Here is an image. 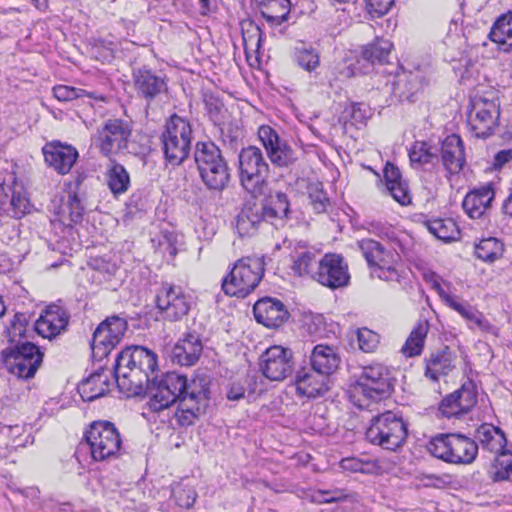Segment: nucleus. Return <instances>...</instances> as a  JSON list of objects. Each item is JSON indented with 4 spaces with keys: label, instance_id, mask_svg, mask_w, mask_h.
I'll use <instances>...</instances> for the list:
<instances>
[{
    "label": "nucleus",
    "instance_id": "obj_1",
    "mask_svg": "<svg viewBox=\"0 0 512 512\" xmlns=\"http://www.w3.org/2000/svg\"><path fill=\"white\" fill-rule=\"evenodd\" d=\"M156 368V354L142 346L127 347L121 351L114 367L115 381L121 391L138 395L144 389L149 390L147 405L152 412L169 408L189 387L187 378L175 372H168L157 381L154 377Z\"/></svg>",
    "mask_w": 512,
    "mask_h": 512
},
{
    "label": "nucleus",
    "instance_id": "obj_2",
    "mask_svg": "<svg viewBox=\"0 0 512 512\" xmlns=\"http://www.w3.org/2000/svg\"><path fill=\"white\" fill-rule=\"evenodd\" d=\"M392 389L389 369L379 363L366 366L350 386V401L359 409L372 410Z\"/></svg>",
    "mask_w": 512,
    "mask_h": 512
},
{
    "label": "nucleus",
    "instance_id": "obj_3",
    "mask_svg": "<svg viewBox=\"0 0 512 512\" xmlns=\"http://www.w3.org/2000/svg\"><path fill=\"white\" fill-rule=\"evenodd\" d=\"M428 451L436 458L451 464H471L477 457V443L459 433L438 434L427 444Z\"/></svg>",
    "mask_w": 512,
    "mask_h": 512
},
{
    "label": "nucleus",
    "instance_id": "obj_4",
    "mask_svg": "<svg viewBox=\"0 0 512 512\" xmlns=\"http://www.w3.org/2000/svg\"><path fill=\"white\" fill-rule=\"evenodd\" d=\"M195 162L204 184L213 190H222L230 179L229 168L221 150L212 142L197 143Z\"/></svg>",
    "mask_w": 512,
    "mask_h": 512
},
{
    "label": "nucleus",
    "instance_id": "obj_5",
    "mask_svg": "<svg viewBox=\"0 0 512 512\" xmlns=\"http://www.w3.org/2000/svg\"><path fill=\"white\" fill-rule=\"evenodd\" d=\"M264 275L262 258L245 257L239 259L230 273L222 281L225 294L246 297L259 284Z\"/></svg>",
    "mask_w": 512,
    "mask_h": 512
},
{
    "label": "nucleus",
    "instance_id": "obj_6",
    "mask_svg": "<svg viewBox=\"0 0 512 512\" xmlns=\"http://www.w3.org/2000/svg\"><path fill=\"white\" fill-rule=\"evenodd\" d=\"M365 435L370 443L396 451L407 437V426L400 416L386 411L371 419Z\"/></svg>",
    "mask_w": 512,
    "mask_h": 512
},
{
    "label": "nucleus",
    "instance_id": "obj_7",
    "mask_svg": "<svg viewBox=\"0 0 512 512\" xmlns=\"http://www.w3.org/2000/svg\"><path fill=\"white\" fill-rule=\"evenodd\" d=\"M192 140L190 123L174 114L166 122L161 135L163 152L173 165L181 164L189 155Z\"/></svg>",
    "mask_w": 512,
    "mask_h": 512
},
{
    "label": "nucleus",
    "instance_id": "obj_8",
    "mask_svg": "<svg viewBox=\"0 0 512 512\" xmlns=\"http://www.w3.org/2000/svg\"><path fill=\"white\" fill-rule=\"evenodd\" d=\"M91 457L95 461L117 458L122 451V439L116 426L105 420L94 421L85 432Z\"/></svg>",
    "mask_w": 512,
    "mask_h": 512
},
{
    "label": "nucleus",
    "instance_id": "obj_9",
    "mask_svg": "<svg viewBox=\"0 0 512 512\" xmlns=\"http://www.w3.org/2000/svg\"><path fill=\"white\" fill-rule=\"evenodd\" d=\"M6 369L22 379L34 377L43 360L39 347L30 342L11 345L1 353Z\"/></svg>",
    "mask_w": 512,
    "mask_h": 512
},
{
    "label": "nucleus",
    "instance_id": "obj_10",
    "mask_svg": "<svg viewBox=\"0 0 512 512\" xmlns=\"http://www.w3.org/2000/svg\"><path fill=\"white\" fill-rule=\"evenodd\" d=\"M371 275L385 281H396L399 278L397 264L399 255L392 249H386L381 243L372 239H362L358 242Z\"/></svg>",
    "mask_w": 512,
    "mask_h": 512
},
{
    "label": "nucleus",
    "instance_id": "obj_11",
    "mask_svg": "<svg viewBox=\"0 0 512 512\" xmlns=\"http://www.w3.org/2000/svg\"><path fill=\"white\" fill-rule=\"evenodd\" d=\"M500 117V103L496 97H475L471 100V109L468 113V125L477 138L491 136Z\"/></svg>",
    "mask_w": 512,
    "mask_h": 512
},
{
    "label": "nucleus",
    "instance_id": "obj_12",
    "mask_svg": "<svg viewBox=\"0 0 512 512\" xmlns=\"http://www.w3.org/2000/svg\"><path fill=\"white\" fill-rule=\"evenodd\" d=\"M240 180L244 188L253 194L260 193L269 172L260 148L248 146L239 154Z\"/></svg>",
    "mask_w": 512,
    "mask_h": 512
},
{
    "label": "nucleus",
    "instance_id": "obj_13",
    "mask_svg": "<svg viewBox=\"0 0 512 512\" xmlns=\"http://www.w3.org/2000/svg\"><path fill=\"white\" fill-rule=\"evenodd\" d=\"M209 400V389L201 381L193 380L188 390L178 400V407L174 414L178 425L188 427L204 412Z\"/></svg>",
    "mask_w": 512,
    "mask_h": 512
},
{
    "label": "nucleus",
    "instance_id": "obj_14",
    "mask_svg": "<svg viewBox=\"0 0 512 512\" xmlns=\"http://www.w3.org/2000/svg\"><path fill=\"white\" fill-rule=\"evenodd\" d=\"M131 136L130 126L120 119H110L97 130L95 146L107 157L120 153L128 146Z\"/></svg>",
    "mask_w": 512,
    "mask_h": 512
},
{
    "label": "nucleus",
    "instance_id": "obj_15",
    "mask_svg": "<svg viewBox=\"0 0 512 512\" xmlns=\"http://www.w3.org/2000/svg\"><path fill=\"white\" fill-rule=\"evenodd\" d=\"M258 138L274 166L288 168L296 162L297 157L293 149L271 126L261 125L258 129Z\"/></svg>",
    "mask_w": 512,
    "mask_h": 512
},
{
    "label": "nucleus",
    "instance_id": "obj_16",
    "mask_svg": "<svg viewBox=\"0 0 512 512\" xmlns=\"http://www.w3.org/2000/svg\"><path fill=\"white\" fill-rule=\"evenodd\" d=\"M314 280L330 289L345 287L350 281L348 264L341 255L327 253L319 259Z\"/></svg>",
    "mask_w": 512,
    "mask_h": 512
},
{
    "label": "nucleus",
    "instance_id": "obj_17",
    "mask_svg": "<svg viewBox=\"0 0 512 512\" xmlns=\"http://www.w3.org/2000/svg\"><path fill=\"white\" fill-rule=\"evenodd\" d=\"M293 357L290 349L271 346L260 357V371L271 381H282L293 371Z\"/></svg>",
    "mask_w": 512,
    "mask_h": 512
},
{
    "label": "nucleus",
    "instance_id": "obj_18",
    "mask_svg": "<svg viewBox=\"0 0 512 512\" xmlns=\"http://www.w3.org/2000/svg\"><path fill=\"white\" fill-rule=\"evenodd\" d=\"M157 307L170 321H178L186 316L191 308L189 297L181 287L163 284L157 297Z\"/></svg>",
    "mask_w": 512,
    "mask_h": 512
},
{
    "label": "nucleus",
    "instance_id": "obj_19",
    "mask_svg": "<svg viewBox=\"0 0 512 512\" xmlns=\"http://www.w3.org/2000/svg\"><path fill=\"white\" fill-rule=\"evenodd\" d=\"M0 207L16 219L22 218L31 210L23 184L14 177L11 184H0Z\"/></svg>",
    "mask_w": 512,
    "mask_h": 512
},
{
    "label": "nucleus",
    "instance_id": "obj_20",
    "mask_svg": "<svg viewBox=\"0 0 512 512\" xmlns=\"http://www.w3.org/2000/svg\"><path fill=\"white\" fill-rule=\"evenodd\" d=\"M477 402V394L471 381L465 382L460 389L445 397L440 411L448 418L468 413Z\"/></svg>",
    "mask_w": 512,
    "mask_h": 512
},
{
    "label": "nucleus",
    "instance_id": "obj_21",
    "mask_svg": "<svg viewBox=\"0 0 512 512\" xmlns=\"http://www.w3.org/2000/svg\"><path fill=\"white\" fill-rule=\"evenodd\" d=\"M42 152L45 162L61 175L71 171L79 156L76 148L59 141L46 143Z\"/></svg>",
    "mask_w": 512,
    "mask_h": 512
},
{
    "label": "nucleus",
    "instance_id": "obj_22",
    "mask_svg": "<svg viewBox=\"0 0 512 512\" xmlns=\"http://www.w3.org/2000/svg\"><path fill=\"white\" fill-rule=\"evenodd\" d=\"M253 312L257 322L268 328L281 326L289 317L285 305L280 300L270 297L258 300L254 304Z\"/></svg>",
    "mask_w": 512,
    "mask_h": 512
},
{
    "label": "nucleus",
    "instance_id": "obj_23",
    "mask_svg": "<svg viewBox=\"0 0 512 512\" xmlns=\"http://www.w3.org/2000/svg\"><path fill=\"white\" fill-rule=\"evenodd\" d=\"M69 322L67 311L57 305H49L35 322V330L44 338H52L64 331Z\"/></svg>",
    "mask_w": 512,
    "mask_h": 512
},
{
    "label": "nucleus",
    "instance_id": "obj_24",
    "mask_svg": "<svg viewBox=\"0 0 512 512\" xmlns=\"http://www.w3.org/2000/svg\"><path fill=\"white\" fill-rule=\"evenodd\" d=\"M329 377L313 368H301L296 374L297 392L308 398H316L328 391Z\"/></svg>",
    "mask_w": 512,
    "mask_h": 512
},
{
    "label": "nucleus",
    "instance_id": "obj_25",
    "mask_svg": "<svg viewBox=\"0 0 512 512\" xmlns=\"http://www.w3.org/2000/svg\"><path fill=\"white\" fill-rule=\"evenodd\" d=\"M456 356L448 346L432 352L425 358V376L438 381L455 368Z\"/></svg>",
    "mask_w": 512,
    "mask_h": 512
},
{
    "label": "nucleus",
    "instance_id": "obj_26",
    "mask_svg": "<svg viewBox=\"0 0 512 512\" xmlns=\"http://www.w3.org/2000/svg\"><path fill=\"white\" fill-rule=\"evenodd\" d=\"M441 160L450 174L459 173L465 164V152L462 139L452 134L445 138L441 146Z\"/></svg>",
    "mask_w": 512,
    "mask_h": 512
},
{
    "label": "nucleus",
    "instance_id": "obj_27",
    "mask_svg": "<svg viewBox=\"0 0 512 512\" xmlns=\"http://www.w3.org/2000/svg\"><path fill=\"white\" fill-rule=\"evenodd\" d=\"M493 199L494 191L490 185H486L469 192L462 202V207L470 218L478 219L490 208Z\"/></svg>",
    "mask_w": 512,
    "mask_h": 512
},
{
    "label": "nucleus",
    "instance_id": "obj_28",
    "mask_svg": "<svg viewBox=\"0 0 512 512\" xmlns=\"http://www.w3.org/2000/svg\"><path fill=\"white\" fill-rule=\"evenodd\" d=\"M202 349L199 336L189 333L174 346L172 359L182 366H191L199 359Z\"/></svg>",
    "mask_w": 512,
    "mask_h": 512
},
{
    "label": "nucleus",
    "instance_id": "obj_29",
    "mask_svg": "<svg viewBox=\"0 0 512 512\" xmlns=\"http://www.w3.org/2000/svg\"><path fill=\"white\" fill-rule=\"evenodd\" d=\"M310 364L311 368L329 377L338 369L340 357L334 347L319 344L311 352Z\"/></svg>",
    "mask_w": 512,
    "mask_h": 512
},
{
    "label": "nucleus",
    "instance_id": "obj_30",
    "mask_svg": "<svg viewBox=\"0 0 512 512\" xmlns=\"http://www.w3.org/2000/svg\"><path fill=\"white\" fill-rule=\"evenodd\" d=\"M134 84L137 92L147 100L154 99L167 89L162 77L145 69L134 72Z\"/></svg>",
    "mask_w": 512,
    "mask_h": 512
},
{
    "label": "nucleus",
    "instance_id": "obj_31",
    "mask_svg": "<svg viewBox=\"0 0 512 512\" xmlns=\"http://www.w3.org/2000/svg\"><path fill=\"white\" fill-rule=\"evenodd\" d=\"M110 384V372L101 370L83 380L78 386V392L84 401H93L104 396L109 391Z\"/></svg>",
    "mask_w": 512,
    "mask_h": 512
},
{
    "label": "nucleus",
    "instance_id": "obj_32",
    "mask_svg": "<svg viewBox=\"0 0 512 512\" xmlns=\"http://www.w3.org/2000/svg\"><path fill=\"white\" fill-rule=\"evenodd\" d=\"M476 438L484 450L497 455L506 451L507 439L504 432L492 424H482L476 431Z\"/></svg>",
    "mask_w": 512,
    "mask_h": 512
},
{
    "label": "nucleus",
    "instance_id": "obj_33",
    "mask_svg": "<svg viewBox=\"0 0 512 512\" xmlns=\"http://www.w3.org/2000/svg\"><path fill=\"white\" fill-rule=\"evenodd\" d=\"M265 219L260 206L245 205L236 219L237 232L240 236H252Z\"/></svg>",
    "mask_w": 512,
    "mask_h": 512
},
{
    "label": "nucleus",
    "instance_id": "obj_34",
    "mask_svg": "<svg viewBox=\"0 0 512 512\" xmlns=\"http://www.w3.org/2000/svg\"><path fill=\"white\" fill-rule=\"evenodd\" d=\"M30 438L26 425L0 427V443L7 454L9 450L26 446Z\"/></svg>",
    "mask_w": 512,
    "mask_h": 512
},
{
    "label": "nucleus",
    "instance_id": "obj_35",
    "mask_svg": "<svg viewBox=\"0 0 512 512\" xmlns=\"http://www.w3.org/2000/svg\"><path fill=\"white\" fill-rule=\"evenodd\" d=\"M429 331V323L426 320L419 321L410 332L401 351L406 357H415L421 354L424 342Z\"/></svg>",
    "mask_w": 512,
    "mask_h": 512
},
{
    "label": "nucleus",
    "instance_id": "obj_36",
    "mask_svg": "<svg viewBox=\"0 0 512 512\" xmlns=\"http://www.w3.org/2000/svg\"><path fill=\"white\" fill-rule=\"evenodd\" d=\"M420 88L418 77L412 74L399 75L391 84L392 94L399 101L413 102Z\"/></svg>",
    "mask_w": 512,
    "mask_h": 512
},
{
    "label": "nucleus",
    "instance_id": "obj_37",
    "mask_svg": "<svg viewBox=\"0 0 512 512\" xmlns=\"http://www.w3.org/2000/svg\"><path fill=\"white\" fill-rule=\"evenodd\" d=\"M489 38L497 44L500 50L510 51L512 48V25L507 16L503 15L497 19L491 28Z\"/></svg>",
    "mask_w": 512,
    "mask_h": 512
},
{
    "label": "nucleus",
    "instance_id": "obj_38",
    "mask_svg": "<svg viewBox=\"0 0 512 512\" xmlns=\"http://www.w3.org/2000/svg\"><path fill=\"white\" fill-rule=\"evenodd\" d=\"M319 259L317 254L310 250L296 251L293 255L292 270L298 276H309L314 280V274L318 270Z\"/></svg>",
    "mask_w": 512,
    "mask_h": 512
},
{
    "label": "nucleus",
    "instance_id": "obj_39",
    "mask_svg": "<svg viewBox=\"0 0 512 512\" xmlns=\"http://www.w3.org/2000/svg\"><path fill=\"white\" fill-rule=\"evenodd\" d=\"M489 478L493 482H512V453L509 451L498 454L488 470Z\"/></svg>",
    "mask_w": 512,
    "mask_h": 512
},
{
    "label": "nucleus",
    "instance_id": "obj_40",
    "mask_svg": "<svg viewBox=\"0 0 512 512\" xmlns=\"http://www.w3.org/2000/svg\"><path fill=\"white\" fill-rule=\"evenodd\" d=\"M106 176L108 187L113 194H122L128 190L130 176L121 164L110 160Z\"/></svg>",
    "mask_w": 512,
    "mask_h": 512
},
{
    "label": "nucleus",
    "instance_id": "obj_41",
    "mask_svg": "<svg viewBox=\"0 0 512 512\" xmlns=\"http://www.w3.org/2000/svg\"><path fill=\"white\" fill-rule=\"evenodd\" d=\"M290 11L289 0H266L261 5L262 16L273 25L283 23Z\"/></svg>",
    "mask_w": 512,
    "mask_h": 512
},
{
    "label": "nucleus",
    "instance_id": "obj_42",
    "mask_svg": "<svg viewBox=\"0 0 512 512\" xmlns=\"http://www.w3.org/2000/svg\"><path fill=\"white\" fill-rule=\"evenodd\" d=\"M266 219H283L289 213V200L285 193L277 192L270 195L266 203L260 206Z\"/></svg>",
    "mask_w": 512,
    "mask_h": 512
},
{
    "label": "nucleus",
    "instance_id": "obj_43",
    "mask_svg": "<svg viewBox=\"0 0 512 512\" xmlns=\"http://www.w3.org/2000/svg\"><path fill=\"white\" fill-rule=\"evenodd\" d=\"M391 50L392 43L389 40L377 38L363 47L362 57L372 64H383L387 62Z\"/></svg>",
    "mask_w": 512,
    "mask_h": 512
},
{
    "label": "nucleus",
    "instance_id": "obj_44",
    "mask_svg": "<svg viewBox=\"0 0 512 512\" xmlns=\"http://www.w3.org/2000/svg\"><path fill=\"white\" fill-rule=\"evenodd\" d=\"M426 226L431 234L444 242L456 240L460 234L457 224L450 218L431 220Z\"/></svg>",
    "mask_w": 512,
    "mask_h": 512
},
{
    "label": "nucleus",
    "instance_id": "obj_45",
    "mask_svg": "<svg viewBox=\"0 0 512 512\" xmlns=\"http://www.w3.org/2000/svg\"><path fill=\"white\" fill-rule=\"evenodd\" d=\"M59 221L64 225L79 223L84 214V207L76 194H69L67 202L59 209Z\"/></svg>",
    "mask_w": 512,
    "mask_h": 512
},
{
    "label": "nucleus",
    "instance_id": "obj_46",
    "mask_svg": "<svg viewBox=\"0 0 512 512\" xmlns=\"http://www.w3.org/2000/svg\"><path fill=\"white\" fill-rule=\"evenodd\" d=\"M242 37L247 57H249L250 53H255L256 56H258L263 41L260 27L253 22L245 23L243 26Z\"/></svg>",
    "mask_w": 512,
    "mask_h": 512
},
{
    "label": "nucleus",
    "instance_id": "obj_47",
    "mask_svg": "<svg viewBox=\"0 0 512 512\" xmlns=\"http://www.w3.org/2000/svg\"><path fill=\"white\" fill-rule=\"evenodd\" d=\"M503 251V244L493 237L482 239L475 246V255L477 258L487 262H493L500 258Z\"/></svg>",
    "mask_w": 512,
    "mask_h": 512
},
{
    "label": "nucleus",
    "instance_id": "obj_48",
    "mask_svg": "<svg viewBox=\"0 0 512 512\" xmlns=\"http://www.w3.org/2000/svg\"><path fill=\"white\" fill-rule=\"evenodd\" d=\"M54 97L61 102H68L78 98L88 97L94 100L104 101L105 98L96 92H89L84 89L67 85H57L53 88Z\"/></svg>",
    "mask_w": 512,
    "mask_h": 512
},
{
    "label": "nucleus",
    "instance_id": "obj_49",
    "mask_svg": "<svg viewBox=\"0 0 512 512\" xmlns=\"http://www.w3.org/2000/svg\"><path fill=\"white\" fill-rule=\"evenodd\" d=\"M117 345L115 341L109 337L106 332L105 326H98L93 333L91 347L93 353L98 356L108 355Z\"/></svg>",
    "mask_w": 512,
    "mask_h": 512
},
{
    "label": "nucleus",
    "instance_id": "obj_50",
    "mask_svg": "<svg viewBox=\"0 0 512 512\" xmlns=\"http://www.w3.org/2000/svg\"><path fill=\"white\" fill-rule=\"evenodd\" d=\"M409 158L412 165L423 166L433 163L437 159V155L428 143L415 142L409 151Z\"/></svg>",
    "mask_w": 512,
    "mask_h": 512
},
{
    "label": "nucleus",
    "instance_id": "obj_51",
    "mask_svg": "<svg viewBox=\"0 0 512 512\" xmlns=\"http://www.w3.org/2000/svg\"><path fill=\"white\" fill-rule=\"evenodd\" d=\"M27 317L24 313H16L6 329L8 341L11 345L21 344V338L25 335Z\"/></svg>",
    "mask_w": 512,
    "mask_h": 512
},
{
    "label": "nucleus",
    "instance_id": "obj_52",
    "mask_svg": "<svg viewBox=\"0 0 512 512\" xmlns=\"http://www.w3.org/2000/svg\"><path fill=\"white\" fill-rule=\"evenodd\" d=\"M99 326H105L109 337L118 344L127 329V322L118 316H111L99 324Z\"/></svg>",
    "mask_w": 512,
    "mask_h": 512
},
{
    "label": "nucleus",
    "instance_id": "obj_53",
    "mask_svg": "<svg viewBox=\"0 0 512 512\" xmlns=\"http://www.w3.org/2000/svg\"><path fill=\"white\" fill-rule=\"evenodd\" d=\"M175 503L182 508H190L196 500V492L190 486L177 484L172 489Z\"/></svg>",
    "mask_w": 512,
    "mask_h": 512
},
{
    "label": "nucleus",
    "instance_id": "obj_54",
    "mask_svg": "<svg viewBox=\"0 0 512 512\" xmlns=\"http://www.w3.org/2000/svg\"><path fill=\"white\" fill-rule=\"evenodd\" d=\"M357 341L359 348L363 352L370 353L377 348L379 344V335L367 328L358 329Z\"/></svg>",
    "mask_w": 512,
    "mask_h": 512
},
{
    "label": "nucleus",
    "instance_id": "obj_55",
    "mask_svg": "<svg viewBox=\"0 0 512 512\" xmlns=\"http://www.w3.org/2000/svg\"><path fill=\"white\" fill-rule=\"evenodd\" d=\"M154 247L162 254L174 257L177 254L175 246V237L169 233H162L152 239Z\"/></svg>",
    "mask_w": 512,
    "mask_h": 512
},
{
    "label": "nucleus",
    "instance_id": "obj_56",
    "mask_svg": "<svg viewBox=\"0 0 512 512\" xmlns=\"http://www.w3.org/2000/svg\"><path fill=\"white\" fill-rule=\"evenodd\" d=\"M309 199L313 209L317 213H322L326 211L327 206L329 205V199L326 196V193L319 185H311L309 187Z\"/></svg>",
    "mask_w": 512,
    "mask_h": 512
},
{
    "label": "nucleus",
    "instance_id": "obj_57",
    "mask_svg": "<svg viewBox=\"0 0 512 512\" xmlns=\"http://www.w3.org/2000/svg\"><path fill=\"white\" fill-rule=\"evenodd\" d=\"M296 57L298 64L307 71H313L319 66V56L312 49H301Z\"/></svg>",
    "mask_w": 512,
    "mask_h": 512
},
{
    "label": "nucleus",
    "instance_id": "obj_58",
    "mask_svg": "<svg viewBox=\"0 0 512 512\" xmlns=\"http://www.w3.org/2000/svg\"><path fill=\"white\" fill-rule=\"evenodd\" d=\"M396 0H365L366 8L373 17H381L389 12Z\"/></svg>",
    "mask_w": 512,
    "mask_h": 512
},
{
    "label": "nucleus",
    "instance_id": "obj_59",
    "mask_svg": "<svg viewBox=\"0 0 512 512\" xmlns=\"http://www.w3.org/2000/svg\"><path fill=\"white\" fill-rule=\"evenodd\" d=\"M456 312H458L462 317L466 320L476 324L482 313L473 308L467 303H461L459 301L452 302V306L450 307Z\"/></svg>",
    "mask_w": 512,
    "mask_h": 512
},
{
    "label": "nucleus",
    "instance_id": "obj_60",
    "mask_svg": "<svg viewBox=\"0 0 512 512\" xmlns=\"http://www.w3.org/2000/svg\"><path fill=\"white\" fill-rule=\"evenodd\" d=\"M387 190L389 191L390 195L401 205L410 203L411 197L407 184L404 181L387 187Z\"/></svg>",
    "mask_w": 512,
    "mask_h": 512
},
{
    "label": "nucleus",
    "instance_id": "obj_61",
    "mask_svg": "<svg viewBox=\"0 0 512 512\" xmlns=\"http://www.w3.org/2000/svg\"><path fill=\"white\" fill-rule=\"evenodd\" d=\"M341 468L350 472L367 473L370 471L368 463L357 458H345L340 463Z\"/></svg>",
    "mask_w": 512,
    "mask_h": 512
},
{
    "label": "nucleus",
    "instance_id": "obj_62",
    "mask_svg": "<svg viewBox=\"0 0 512 512\" xmlns=\"http://www.w3.org/2000/svg\"><path fill=\"white\" fill-rule=\"evenodd\" d=\"M91 266L104 274L114 275L118 269L116 263L102 257L92 259Z\"/></svg>",
    "mask_w": 512,
    "mask_h": 512
},
{
    "label": "nucleus",
    "instance_id": "obj_63",
    "mask_svg": "<svg viewBox=\"0 0 512 512\" xmlns=\"http://www.w3.org/2000/svg\"><path fill=\"white\" fill-rule=\"evenodd\" d=\"M345 496L341 491H335L333 493L329 491H318L313 494L312 501L322 503H332L343 499Z\"/></svg>",
    "mask_w": 512,
    "mask_h": 512
},
{
    "label": "nucleus",
    "instance_id": "obj_64",
    "mask_svg": "<svg viewBox=\"0 0 512 512\" xmlns=\"http://www.w3.org/2000/svg\"><path fill=\"white\" fill-rule=\"evenodd\" d=\"M384 179L386 188L403 181L399 169L391 163L385 165Z\"/></svg>",
    "mask_w": 512,
    "mask_h": 512
}]
</instances>
